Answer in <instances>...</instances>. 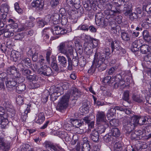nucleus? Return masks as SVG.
Listing matches in <instances>:
<instances>
[{"instance_id":"nucleus-35","label":"nucleus","mask_w":151,"mask_h":151,"mask_svg":"<svg viewBox=\"0 0 151 151\" xmlns=\"http://www.w3.org/2000/svg\"><path fill=\"white\" fill-rule=\"evenodd\" d=\"M9 7L6 4H3L1 7V10L2 12L6 13L8 11Z\"/></svg>"},{"instance_id":"nucleus-25","label":"nucleus","mask_w":151,"mask_h":151,"mask_svg":"<svg viewBox=\"0 0 151 151\" xmlns=\"http://www.w3.org/2000/svg\"><path fill=\"white\" fill-rule=\"evenodd\" d=\"M98 43L99 41L98 40L92 38L91 39L90 42L88 43H87L88 44V45L90 47L93 49L97 46Z\"/></svg>"},{"instance_id":"nucleus-58","label":"nucleus","mask_w":151,"mask_h":151,"mask_svg":"<svg viewBox=\"0 0 151 151\" xmlns=\"http://www.w3.org/2000/svg\"><path fill=\"white\" fill-rule=\"evenodd\" d=\"M4 83L3 79L0 77V88L4 89Z\"/></svg>"},{"instance_id":"nucleus-22","label":"nucleus","mask_w":151,"mask_h":151,"mask_svg":"<svg viewBox=\"0 0 151 151\" xmlns=\"http://www.w3.org/2000/svg\"><path fill=\"white\" fill-rule=\"evenodd\" d=\"M47 17L45 19V20L39 18L37 19V25L39 27H42L47 22L50 21V19L46 20Z\"/></svg>"},{"instance_id":"nucleus-40","label":"nucleus","mask_w":151,"mask_h":151,"mask_svg":"<svg viewBox=\"0 0 151 151\" xmlns=\"http://www.w3.org/2000/svg\"><path fill=\"white\" fill-rule=\"evenodd\" d=\"M57 135L61 138H63L65 137H66L67 134L66 132H65L63 131H58L56 132Z\"/></svg>"},{"instance_id":"nucleus-46","label":"nucleus","mask_w":151,"mask_h":151,"mask_svg":"<svg viewBox=\"0 0 151 151\" xmlns=\"http://www.w3.org/2000/svg\"><path fill=\"white\" fill-rule=\"evenodd\" d=\"M15 9L16 11L19 13H22V10L19 8V4L17 3H16L14 4Z\"/></svg>"},{"instance_id":"nucleus-4","label":"nucleus","mask_w":151,"mask_h":151,"mask_svg":"<svg viewBox=\"0 0 151 151\" xmlns=\"http://www.w3.org/2000/svg\"><path fill=\"white\" fill-rule=\"evenodd\" d=\"M54 87H52L51 89H53V93L50 95V97L52 101L55 100L58 97L63 93V91L65 89V88L63 85L62 87H55L54 89Z\"/></svg>"},{"instance_id":"nucleus-64","label":"nucleus","mask_w":151,"mask_h":151,"mask_svg":"<svg viewBox=\"0 0 151 151\" xmlns=\"http://www.w3.org/2000/svg\"><path fill=\"white\" fill-rule=\"evenodd\" d=\"M89 29L90 31L92 32H95L96 31V29L93 26L89 27Z\"/></svg>"},{"instance_id":"nucleus-43","label":"nucleus","mask_w":151,"mask_h":151,"mask_svg":"<svg viewBox=\"0 0 151 151\" xmlns=\"http://www.w3.org/2000/svg\"><path fill=\"white\" fill-rule=\"evenodd\" d=\"M109 121L110 124L112 126H116L119 125L118 120L116 119H110Z\"/></svg>"},{"instance_id":"nucleus-17","label":"nucleus","mask_w":151,"mask_h":151,"mask_svg":"<svg viewBox=\"0 0 151 151\" xmlns=\"http://www.w3.org/2000/svg\"><path fill=\"white\" fill-rule=\"evenodd\" d=\"M10 56L11 60L15 62H19L20 57V54L19 52L12 50L11 51Z\"/></svg>"},{"instance_id":"nucleus-54","label":"nucleus","mask_w":151,"mask_h":151,"mask_svg":"<svg viewBox=\"0 0 151 151\" xmlns=\"http://www.w3.org/2000/svg\"><path fill=\"white\" fill-rule=\"evenodd\" d=\"M145 122L146 124H150L151 123V118L149 116L145 117Z\"/></svg>"},{"instance_id":"nucleus-47","label":"nucleus","mask_w":151,"mask_h":151,"mask_svg":"<svg viewBox=\"0 0 151 151\" xmlns=\"http://www.w3.org/2000/svg\"><path fill=\"white\" fill-rule=\"evenodd\" d=\"M23 98L21 96H18L16 99L17 103L20 105L22 104L23 102Z\"/></svg>"},{"instance_id":"nucleus-20","label":"nucleus","mask_w":151,"mask_h":151,"mask_svg":"<svg viewBox=\"0 0 151 151\" xmlns=\"http://www.w3.org/2000/svg\"><path fill=\"white\" fill-rule=\"evenodd\" d=\"M9 146V143L5 141L3 138L0 137V149H7Z\"/></svg>"},{"instance_id":"nucleus-57","label":"nucleus","mask_w":151,"mask_h":151,"mask_svg":"<svg viewBox=\"0 0 151 151\" xmlns=\"http://www.w3.org/2000/svg\"><path fill=\"white\" fill-rule=\"evenodd\" d=\"M78 140V137L76 135H74L73 139L72 140V144L73 145L75 144Z\"/></svg>"},{"instance_id":"nucleus-39","label":"nucleus","mask_w":151,"mask_h":151,"mask_svg":"<svg viewBox=\"0 0 151 151\" xmlns=\"http://www.w3.org/2000/svg\"><path fill=\"white\" fill-rule=\"evenodd\" d=\"M34 25V23L32 21L29 22L28 24L26 23L24 25V24H22L20 25V26L19 25V27H20L21 28H24L23 30L26 28L25 27V26H27L28 27H32Z\"/></svg>"},{"instance_id":"nucleus-26","label":"nucleus","mask_w":151,"mask_h":151,"mask_svg":"<svg viewBox=\"0 0 151 151\" xmlns=\"http://www.w3.org/2000/svg\"><path fill=\"white\" fill-rule=\"evenodd\" d=\"M48 147L51 151H65L64 149L58 146H55L52 145H46V147Z\"/></svg>"},{"instance_id":"nucleus-28","label":"nucleus","mask_w":151,"mask_h":151,"mask_svg":"<svg viewBox=\"0 0 151 151\" xmlns=\"http://www.w3.org/2000/svg\"><path fill=\"white\" fill-rule=\"evenodd\" d=\"M91 138L93 141L97 142L99 139L98 132L95 130L93 131L91 135Z\"/></svg>"},{"instance_id":"nucleus-38","label":"nucleus","mask_w":151,"mask_h":151,"mask_svg":"<svg viewBox=\"0 0 151 151\" xmlns=\"http://www.w3.org/2000/svg\"><path fill=\"white\" fill-rule=\"evenodd\" d=\"M24 34L23 33H18L14 35V39L16 40H22L24 36Z\"/></svg>"},{"instance_id":"nucleus-13","label":"nucleus","mask_w":151,"mask_h":151,"mask_svg":"<svg viewBox=\"0 0 151 151\" xmlns=\"http://www.w3.org/2000/svg\"><path fill=\"white\" fill-rule=\"evenodd\" d=\"M96 116V124L98 125L101 124H106L107 126H108V122L106 119L105 114L104 112H98Z\"/></svg>"},{"instance_id":"nucleus-18","label":"nucleus","mask_w":151,"mask_h":151,"mask_svg":"<svg viewBox=\"0 0 151 151\" xmlns=\"http://www.w3.org/2000/svg\"><path fill=\"white\" fill-rule=\"evenodd\" d=\"M44 5L43 2L42 1L39 0H37L33 1L31 3L32 7H35L37 10H40L43 8Z\"/></svg>"},{"instance_id":"nucleus-29","label":"nucleus","mask_w":151,"mask_h":151,"mask_svg":"<svg viewBox=\"0 0 151 151\" xmlns=\"http://www.w3.org/2000/svg\"><path fill=\"white\" fill-rule=\"evenodd\" d=\"M116 113V110L114 108H111L108 111L107 113V116L108 120H110Z\"/></svg>"},{"instance_id":"nucleus-27","label":"nucleus","mask_w":151,"mask_h":151,"mask_svg":"<svg viewBox=\"0 0 151 151\" xmlns=\"http://www.w3.org/2000/svg\"><path fill=\"white\" fill-rule=\"evenodd\" d=\"M58 60L59 63L63 67L67 65V60L66 58L63 56H58Z\"/></svg>"},{"instance_id":"nucleus-21","label":"nucleus","mask_w":151,"mask_h":151,"mask_svg":"<svg viewBox=\"0 0 151 151\" xmlns=\"http://www.w3.org/2000/svg\"><path fill=\"white\" fill-rule=\"evenodd\" d=\"M120 134V131L116 128H113L109 133L108 135L110 136H113L115 137L119 136Z\"/></svg>"},{"instance_id":"nucleus-23","label":"nucleus","mask_w":151,"mask_h":151,"mask_svg":"<svg viewBox=\"0 0 151 151\" xmlns=\"http://www.w3.org/2000/svg\"><path fill=\"white\" fill-rule=\"evenodd\" d=\"M151 49V41L149 44V46L146 45H142L140 47V50L142 53L146 54Z\"/></svg>"},{"instance_id":"nucleus-62","label":"nucleus","mask_w":151,"mask_h":151,"mask_svg":"<svg viewBox=\"0 0 151 151\" xmlns=\"http://www.w3.org/2000/svg\"><path fill=\"white\" fill-rule=\"evenodd\" d=\"M83 121L87 124L89 123L91 120V118L89 117H86L83 119Z\"/></svg>"},{"instance_id":"nucleus-60","label":"nucleus","mask_w":151,"mask_h":151,"mask_svg":"<svg viewBox=\"0 0 151 151\" xmlns=\"http://www.w3.org/2000/svg\"><path fill=\"white\" fill-rule=\"evenodd\" d=\"M116 70V68L114 67H112L111 68H110L108 72V73L109 74H111L112 73H113L115 70Z\"/></svg>"},{"instance_id":"nucleus-5","label":"nucleus","mask_w":151,"mask_h":151,"mask_svg":"<svg viewBox=\"0 0 151 151\" xmlns=\"http://www.w3.org/2000/svg\"><path fill=\"white\" fill-rule=\"evenodd\" d=\"M83 143H78L77 145L76 150L77 151L81 150L82 151H89L90 150V146L88 141L86 137H84L83 140Z\"/></svg>"},{"instance_id":"nucleus-8","label":"nucleus","mask_w":151,"mask_h":151,"mask_svg":"<svg viewBox=\"0 0 151 151\" xmlns=\"http://www.w3.org/2000/svg\"><path fill=\"white\" fill-rule=\"evenodd\" d=\"M145 123V117H138L136 116H134L132 117L131 122H129L128 125L129 127L130 125L131 126L133 125V127H134L138 124L140 125H142L144 124Z\"/></svg>"},{"instance_id":"nucleus-31","label":"nucleus","mask_w":151,"mask_h":151,"mask_svg":"<svg viewBox=\"0 0 151 151\" xmlns=\"http://www.w3.org/2000/svg\"><path fill=\"white\" fill-rule=\"evenodd\" d=\"M6 15L3 14L0 17V27H2L4 26L5 23L6 21Z\"/></svg>"},{"instance_id":"nucleus-44","label":"nucleus","mask_w":151,"mask_h":151,"mask_svg":"<svg viewBox=\"0 0 151 151\" xmlns=\"http://www.w3.org/2000/svg\"><path fill=\"white\" fill-rule=\"evenodd\" d=\"M111 78L110 76L106 77L104 79V82L105 83H112L113 82L111 79Z\"/></svg>"},{"instance_id":"nucleus-10","label":"nucleus","mask_w":151,"mask_h":151,"mask_svg":"<svg viewBox=\"0 0 151 151\" xmlns=\"http://www.w3.org/2000/svg\"><path fill=\"white\" fill-rule=\"evenodd\" d=\"M35 70L38 71L39 73L43 74L44 75L49 76L51 74L52 72L51 68L47 67L45 65L39 68V66H37V65H35Z\"/></svg>"},{"instance_id":"nucleus-61","label":"nucleus","mask_w":151,"mask_h":151,"mask_svg":"<svg viewBox=\"0 0 151 151\" xmlns=\"http://www.w3.org/2000/svg\"><path fill=\"white\" fill-rule=\"evenodd\" d=\"M116 21L118 24L121 23L122 22V18L121 16H118L115 19Z\"/></svg>"},{"instance_id":"nucleus-50","label":"nucleus","mask_w":151,"mask_h":151,"mask_svg":"<svg viewBox=\"0 0 151 151\" xmlns=\"http://www.w3.org/2000/svg\"><path fill=\"white\" fill-rule=\"evenodd\" d=\"M79 29L81 30L84 31H88V27L85 25H82L79 27Z\"/></svg>"},{"instance_id":"nucleus-14","label":"nucleus","mask_w":151,"mask_h":151,"mask_svg":"<svg viewBox=\"0 0 151 151\" xmlns=\"http://www.w3.org/2000/svg\"><path fill=\"white\" fill-rule=\"evenodd\" d=\"M52 32L54 35H63L67 33V31L60 26H56L52 28Z\"/></svg>"},{"instance_id":"nucleus-53","label":"nucleus","mask_w":151,"mask_h":151,"mask_svg":"<svg viewBox=\"0 0 151 151\" xmlns=\"http://www.w3.org/2000/svg\"><path fill=\"white\" fill-rule=\"evenodd\" d=\"M31 85L32 86V88H36L39 87L40 86L39 84L37 83V82H32L31 84Z\"/></svg>"},{"instance_id":"nucleus-11","label":"nucleus","mask_w":151,"mask_h":151,"mask_svg":"<svg viewBox=\"0 0 151 151\" xmlns=\"http://www.w3.org/2000/svg\"><path fill=\"white\" fill-rule=\"evenodd\" d=\"M4 110L3 108L0 107V123L2 128H4L8 123L7 119V114L4 113Z\"/></svg>"},{"instance_id":"nucleus-9","label":"nucleus","mask_w":151,"mask_h":151,"mask_svg":"<svg viewBox=\"0 0 151 151\" xmlns=\"http://www.w3.org/2000/svg\"><path fill=\"white\" fill-rule=\"evenodd\" d=\"M70 97V95L67 94L60 99L58 105L59 109L63 110L66 108L68 105Z\"/></svg>"},{"instance_id":"nucleus-36","label":"nucleus","mask_w":151,"mask_h":151,"mask_svg":"<svg viewBox=\"0 0 151 151\" xmlns=\"http://www.w3.org/2000/svg\"><path fill=\"white\" fill-rule=\"evenodd\" d=\"M122 146L121 143L116 142L114 145L115 151H122Z\"/></svg>"},{"instance_id":"nucleus-41","label":"nucleus","mask_w":151,"mask_h":151,"mask_svg":"<svg viewBox=\"0 0 151 151\" xmlns=\"http://www.w3.org/2000/svg\"><path fill=\"white\" fill-rule=\"evenodd\" d=\"M27 79L32 82H36L38 80V78L36 75H29L27 76Z\"/></svg>"},{"instance_id":"nucleus-19","label":"nucleus","mask_w":151,"mask_h":151,"mask_svg":"<svg viewBox=\"0 0 151 151\" xmlns=\"http://www.w3.org/2000/svg\"><path fill=\"white\" fill-rule=\"evenodd\" d=\"M70 122L71 123L73 127L76 128H79L81 126L83 122L80 120L73 119H70Z\"/></svg>"},{"instance_id":"nucleus-63","label":"nucleus","mask_w":151,"mask_h":151,"mask_svg":"<svg viewBox=\"0 0 151 151\" xmlns=\"http://www.w3.org/2000/svg\"><path fill=\"white\" fill-rule=\"evenodd\" d=\"M51 55V52L50 51H48L46 53V58L47 61L49 62L50 61V57Z\"/></svg>"},{"instance_id":"nucleus-1","label":"nucleus","mask_w":151,"mask_h":151,"mask_svg":"<svg viewBox=\"0 0 151 151\" xmlns=\"http://www.w3.org/2000/svg\"><path fill=\"white\" fill-rule=\"evenodd\" d=\"M7 73L10 75V77H11L12 78H9V76L5 78L4 79H6V85L7 87L9 88H12L14 87L17 84V83H19L23 82V80L22 78L20 77V74L18 72L16 68L14 67L9 68L7 70Z\"/></svg>"},{"instance_id":"nucleus-42","label":"nucleus","mask_w":151,"mask_h":151,"mask_svg":"<svg viewBox=\"0 0 151 151\" xmlns=\"http://www.w3.org/2000/svg\"><path fill=\"white\" fill-rule=\"evenodd\" d=\"M104 124V126H103V125H99L98 127L99 131L100 133L104 132L105 131V128L108 126L106 125V124Z\"/></svg>"},{"instance_id":"nucleus-33","label":"nucleus","mask_w":151,"mask_h":151,"mask_svg":"<svg viewBox=\"0 0 151 151\" xmlns=\"http://www.w3.org/2000/svg\"><path fill=\"white\" fill-rule=\"evenodd\" d=\"M88 106L87 105H83V106L80 108V112L84 114H87L88 112Z\"/></svg>"},{"instance_id":"nucleus-48","label":"nucleus","mask_w":151,"mask_h":151,"mask_svg":"<svg viewBox=\"0 0 151 151\" xmlns=\"http://www.w3.org/2000/svg\"><path fill=\"white\" fill-rule=\"evenodd\" d=\"M129 93L128 91H126L124 93L123 99L125 101L129 99Z\"/></svg>"},{"instance_id":"nucleus-49","label":"nucleus","mask_w":151,"mask_h":151,"mask_svg":"<svg viewBox=\"0 0 151 151\" xmlns=\"http://www.w3.org/2000/svg\"><path fill=\"white\" fill-rule=\"evenodd\" d=\"M42 35L43 37L44 40H46L49 37L48 34L44 30L43 32Z\"/></svg>"},{"instance_id":"nucleus-3","label":"nucleus","mask_w":151,"mask_h":151,"mask_svg":"<svg viewBox=\"0 0 151 151\" xmlns=\"http://www.w3.org/2000/svg\"><path fill=\"white\" fill-rule=\"evenodd\" d=\"M8 22L10 23L9 24L6 26L5 29L4 36L6 37H9L12 36L14 34L13 32H21L22 31L24 28H17L18 26L16 23H15L14 20L12 19L8 20Z\"/></svg>"},{"instance_id":"nucleus-30","label":"nucleus","mask_w":151,"mask_h":151,"mask_svg":"<svg viewBox=\"0 0 151 151\" xmlns=\"http://www.w3.org/2000/svg\"><path fill=\"white\" fill-rule=\"evenodd\" d=\"M45 117L43 113H40L38 117V119L36 121V123L40 124H42L44 121Z\"/></svg>"},{"instance_id":"nucleus-55","label":"nucleus","mask_w":151,"mask_h":151,"mask_svg":"<svg viewBox=\"0 0 151 151\" xmlns=\"http://www.w3.org/2000/svg\"><path fill=\"white\" fill-rule=\"evenodd\" d=\"M22 71L23 74L26 76L27 78V76L30 73V71L29 70H22Z\"/></svg>"},{"instance_id":"nucleus-15","label":"nucleus","mask_w":151,"mask_h":151,"mask_svg":"<svg viewBox=\"0 0 151 151\" xmlns=\"http://www.w3.org/2000/svg\"><path fill=\"white\" fill-rule=\"evenodd\" d=\"M87 42L84 43V50L85 52L86 57L88 58L93 53V48H90Z\"/></svg>"},{"instance_id":"nucleus-16","label":"nucleus","mask_w":151,"mask_h":151,"mask_svg":"<svg viewBox=\"0 0 151 151\" xmlns=\"http://www.w3.org/2000/svg\"><path fill=\"white\" fill-rule=\"evenodd\" d=\"M120 77V75H117V76H116L115 77L111 78V79L112 81L113 82L115 81L116 82L115 84H118V82L119 81V85L121 86L123 85L124 84H125V86L127 85H128L129 84V81L128 80H127V81L126 80L123 81V80H120L119 77Z\"/></svg>"},{"instance_id":"nucleus-32","label":"nucleus","mask_w":151,"mask_h":151,"mask_svg":"<svg viewBox=\"0 0 151 151\" xmlns=\"http://www.w3.org/2000/svg\"><path fill=\"white\" fill-rule=\"evenodd\" d=\"M20 63L23 66H25L28 67L30 66L31 65L30 61L29 58L22 59Z\"/></svg>"},{"instance_id":"nucleus-52","label":"nucleus","mask_w":151,"mask_h":151,"mask_svg":"<svg viewBox=\"0 0 151 151\" xmlns=\"http://www.w3.org/2000/svg\"><path fill=\"white\" fill-rule=\"evenodd\" d=\"M93 100H94V103L95 105H96L98 106H102L103 105V104H102L99 101H96V99L93 96Z\"/></svg>"},{"instance_id":"nucleus-6","label":"nucleus","mask_w":151,"mask_h":151,"mask_svg":"<svg viewBox=\"0 0 151 151\" xmlns=\"http://www.w3.org/2000/svg\"><path fill=\"white\" fill-rule=\"evenodd\" d=\"M104 52H105V54L104 53H101L98 61L96 63V65L97 67H100L102 64H103L105 59H107L109 58V56L110 54L109 48L108 47L104 49Z\"/></svg>"},{"instance_id":"nucleus-24","label":"nucleus","mask_w":151,"mask_h":151,"mask_svg":"<svg viewBox=\"0 0 151 151\" xmlns=\"http://www.w3.org/2000/svg\"><path fill=\"white\" fill-rule=\"evenodd\" d=\"M75 50L76 51L78 52L79 54H81L83 52V49L82 46L79 42L76 41L75 42Z\"/></svg>"},{"instance_id":"nucleus-34","label":"nucleus","mask_w":151,"mask_h":151,"mask_svg":"<svg viewBox=\"0 0 151 151\" xmlns=\"http://www.w3.org/2000/svg\"><path fill=\"white\" fill-rule=\"evenodd\" d=\"M143 35L145 40L147 42H150L151 38L147 30H144L143 32Z\"/></svg>"},{"instance_id":"nucleus-2","label":"nucleus","mask_w":151,"mask_h":151,"mask_svg":"<svg viewBox=\"0 0 151 151\" xmlns=\"http://www.w3.org/2000/svg\"><path fill=\"white\" fill-rule=\"evenodd\" d=\"M57 48L59 52L66 56L69 62L73 57L74 47L73 43L72 41L61 43L58 47Z\"/></svg>"},{"instance_id":"nucleus-45","label":"nucleus","mask_w":151,"mask_h":151,"mask_svg":"<svg viewBox=\"0 0 151 151\" xmlns=\"http://www.w3.org/2000/svg\"><path fill=\"white\" fill-rule=\"evenodd\" d=\"M59 3V0H51L50 4L51 6L53 7L57 6Z\"/></svg>"},{"instance_id":"nucleus-37","label":"nucleus","mask_w":151,"mask_h":151,"mask_svg":"<svg viewBox=\"0 0 151 151\" xmlns=\"http://www.w3.org/2000/svg\"><path fill=\"white\" fill-rule=\"evenodd\" d=\"M121 37L122 39L125 41H128L130 39V37L128 34L123 31L121 33Z\"/></svg>"},{"instance_id":"nucleus-12","label":"nucleus","mask_w":151,"mask_h":151,"mask_svg":"<svg viewBox=\"0 0 151 151\" xmlns=\"http://www.w3.org/2000/svg\"><path fill=\"white\" fill-rule=\"evenodd\" d=\"M119 42L115 40L114 42L112 41L111 43V47L112 51L114 52H117L120 54H124L126 51L124 49L120 46L119 45Z\"/></svg>"},{"instance_id":"nucleus-56","label":"nucleus","mask_w":151,"mask_h":151,"mask_svg":"<svg viewBox=\"0 0 151 151\" xmlns=\"http://www.w3.org/2000/svg\"><path fill=\"white\" fill-rule=\"evenodd\" d=\"M71 125L70 124L65 123L64 125V128L66 130L69 131L70 130Z\"/></svg>"},{"instance_id":"nucleus-59","label":"nucleus","mask_w":151,"mask_h":151,"mask_svg":"<svg viewBox=\"0 0 151 151\" xmlns=\"http://www.w3.org/2000/svg\"><path fill=\"white\" fill-rule=\"evenodd\" d=\"M94 122L93 121L91 122L90 123L89 122L88 123V127L89 129L91 130V129L93 128L94 127Z\"/></svg>"},{"instance_id":"nucleus-51","label":"nucleus","mask_w":151,"mask_h":151,"mask_svg":"<svg viewBox=\"0 0 151 151\" xmlns=\"http://www.w3.org/2000/svg\"><path fill=\"white\" fill-rule=\"evenodd\" d=\"M52 68L55 70L57 71L58 70V67L57 63L55 62L52 63L51 64Z\"/></svg>"},{"instance_id":"nucleus-7","label":"nucleus","mask_w":151,"mask_h":151,"mask_svg":"<svg viewBox=\"0 0 151 151\" xmlns=\"http://www.w3.org/2000/svg\"><path fill=\"white\" fill-rule=\"evenodd\" d=\"M106 7L108 9L105 10L104 13L107 19L112 17L113 16L118 14L120 12L119 9H118V10L117 9H115V10H111L110 9L112 8V6L110 4H108L106 5Z\"/></svg>"}]
</instances>
